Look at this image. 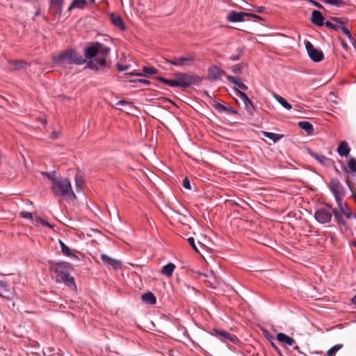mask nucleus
<instances>
[{
	"label": "nucleus",
	"instance_id": "14",
	"mask_svg": "<svg viewBox=\"0 0 356 356\" xmlns=\"http://www.w3.org/2000/svg\"><path fill=\"white\" fill-rule=\"evenodd\" d=\"M235 91L238 97L243 102L245 108L248 111L250 112L251 109H254V105L253 102L250 99V98L245 92L239 90L238 89H236Z\"/></svg>",
	"mask_w": 356,
	"mask_h": 356
},
{
	"label": "nucleus",
	"instance_id": "52",
	"mask_svg": "<svg viewBox=\"0 0 356 356\" xmlns=\"http://www.w3.org/2000/svg\"><path fill=\"white\" fill-rule=\"evenodd\" d=\"M225 111L229 113H233V114H237L238 112L234 110V108H232V107H227V110H225Z\"/></svg>",
	"mask_w": 356,
	"mask_h": 356
},
{
	"label": "nucleus",
	"instance_id": "6",
	"mask_svg": "<svg viewBox=\"0 0 356 356\" xmlns=\"http://www.w3.org/2000/svg\"><path fill=\"white\" fill-rule=\"evenodd\" d=\"M201 79L191 73H182L177 76V84L179 88H187L191 85L198 83Z\"/></svg>",
	"mask_w": 356,
	"mask_h": 356
},
{
	"label": "nucleus",
	"instance_id": "12",
	"mask_svg": "<svg viewBox=\"0 0 356 356\" xmlns=\"http://www.w3.org/2000/svg\"><path fill=\"white\" fill-rule=\"evenodd\" d=\"M330 188L334 197L343 196V188L337 179H333L330 184Z\"/></svg>",
	"mask_w": 356,
	"mask_h": 356
},
{
	"label": "nucleus",
	"instance_id": "37",
	"mask_svg": "<svg viewBox=\"0 0 356 356\" xmlns=\"http://www.w3.org/2000/svg\"><path fill=\"white\" fill-rule=\"evenodd\" d=\"M342 346H343L341 344L334 345L327 351V355L332 356L334 355L338 350H339L342 348Z\"/></svg>",
	"mask_w": 356,
	"mask_h": 356
},
{
	"label": "nucleus",
	"instance_id": "48",
	"mask_svg": "<svg viewBox=\"0 0 356 356\" xmlns=\"http://www.w3.org/2000/svg\"><path fill=\"white\" fill-rule=\"evenodd\" d=\"M50 3L51 5L58 6L61 7L63 6V0H50Z\"/></svg>",
	"mask_w": 356,
	"mask_h": 356
},
{
	"label": "nucleus",
	"instance_id": "10",
	"mask_svg": "<svg viewBox=\"0 0 356 356\" xmlns=\"http://www.w3.org/2000/svg\"><path fill=\"white\" fill-rule=\"evenodd\" d=\"M315 219L321 224L330 222L332 219V213L325 209H318L314 213Z\"/></svg>",
	"mask_w": 356,
	"mask_h": 356
},
{
	"label": "nucleus",
	"instance_id": "19",
	"mask_svg": "<svg viewBox=\"0 0 356 356\" xmlns=\"http://www.w3.org/2000/svg\"><path fill=\"white\" fill-rule=\"evenodd\" d=\"M276 338L279 342L287 346H292L295 343V340L293 338L282 332L278 333Z\"/></svg>",
	"mask_w": 356,
	"mask_h": 356
},
{
	"label": "nucleus",
	"instance_id": "24",
	"mask_svg": "<svg viewBox=\"0 0 356 356\" xmlns=\"http://www.w3.org/2000/svg\"><path fill=\"white\" fill-rule=\"evenodd\" d=\"M333 20L341 24L340 28H341V31L347 36V38L349 39V40L353 44H354L355 42V40H354L350 31L345 26H343L342 24V22L340 21V19L338 18H333Z\"/></svg>",
	"mask_w": 356,
	"mask_h": 356
},
{
	"label": "nucleus",
	"instance_id": "18",
	"mask_svg": "<svg viewBox=\"0 0 356 356\" xmlns=\"http://www.w3.org/2000/svg\"><path fill=\"white\" fill-rule=\"evenodd\" d=\"M226 78L229 82L234 84L235 86H236L238 87L236 89H238L241 91L248 90V86L246 85H245L244 83H243L238 78L232 76L231 75H227L226 76Z\"/></svg>",
	"mask_w": 356,
	"mask_h": 356
},
{
	"label": "nucleus",
	"instance_id": "13",
	"mask_svg": "<svg viewBox=\"0 0 356 356\" xmlns=\"http://www.w3.org/2000/svg\"><path fill=\"white\" fill-rule=\"evenodd\" d=\"M101 259L104 264L111 266L115 270L120 269L121 268L120 261L113 259L105 254H101Z\"/></svg>",
	"mask_w": 356,
	"mask_h": 356
},
{
	"label": "nucleus",
	"instance_id": "26",
	"mask_svg": "<svg viewBox=\"0 0 356 356\" xmlns=\"http://www.w3.org/2000/svg\"><path fill=\"white\" fill-rule=\"evenodd\" d=\"M59 244L61 248L62 253L67 257H72L77 258L76 255L74 254L70 248L67 247L62 241H59Z\"/></svg>",
	"mask_w": 356,
	"mask_h": 356
},
{
	"label": "nucleus",
	"instance_id": "36",
	"mask_svg": "<svg viewBox=\"0 0 356 356\" xmlns=\"http://www.w3.org/2000/svg\"><path fill=\"white\" fill-rule=\"evenodd\" d=\"M311 156L321 164L325 163L326 161L327 160V157L318 153H311Z\"/></svg>",
	"mask_w": 356,
	"mask_h": 356
},
{
	"label": "nucleus",
	"instance_id": "39",
	"mask_svg": "<svg viewBox=\"0 0 356 356\" xmlns=\"http://www.w3.org/2000/svg\"><path fill=\"white\" fill-rule=\"evenodd\" d=\"M35 222L37 224H40L44 227H51V228L54 227V225H51L49 222H48L47 221H46L45 220L42 219L40 217H38L35 218Z\"/></svg>",
	"mask_w": 356,
	"mask_h": 356
},
{
	"label": "nucleus",
	"instance_id": "23",
	"mask_svg": "<svg viewBox=\"0 0 356 356\" xmlns=\"http://www.w3.org/2000/svg\"><path fill=\"white\" fill-rule=\"evenodd\" d=\"M141 298L144 302L149 305H154L156 302V297L152 292L145 293Z\"/></svg>",
	"mask_w": 356,
	"mask_h": 356
},
{
	"label": "nucleus",
	"instance_id": "44",
	"mask_svg": "<svg viewBox=\"0 0 356 356\" xmlns=\"http://www.w3.org/2000/svg\"><path fill=\"white\" fill-rule=\"evenodd\" d=\"M20 216L23 218H25V219H29V220H32L33 219V216H32V213L29 212V211H22L20 213Z\"/></svg>",
	"mask_w": 356,
	"mask_h": 356
},
{
	"label": "nucleus",
	"instance_id": "51",
	"mask_svg": "<svg viewBox=\"0 0 356 356\" xmlns=\"http://www.w3.org/2000/svg\"><path fill=\"white\" fill-rule=\"evenodd\" d=\"M324 24L328 28H330V29H336V26L332 22H330L329 21L325 22Z\"/></svg>",
	"mask_w": 356,
	"mask_h": 356
},
{
	"label": "nucleus",
	"instance_id": "61",
	"mask_svg": "<svg viewBox=\"0 0 356 356\" xmlns=\"http://www.w3.org/2000/svg\"><path fill=\"white\" fill-rule=\"evenodd\" d=\"M294 350H299V347L298 346H296L294 348H293Z\"/></svg>",
	"mask_w": 356,
	"mask_h": 356
},
{
	"label": "nucleus",
	"instance_id": "41",
	"mask_svg": "<svg viewBox=\"0 0 356 356\" xmlns=\"http://www.w3.org/2000/svg\"><path fill=\"white\" fill-rule=\"evenodd\" d=\"M325 3L330 4V5L339 6L343 3V1L342 0H325Z\"/></svg>",
	"mask_w": 356,
	"mask_h": 356
},
{
	"label": "nucleus",
	"instance_id": "31",
	"mask_svg": "<svg viewBox=\"0 0 356 356\" xmlns=\"http://www.w3.org/2000/svg\"><path fill=\"white\" fill-rule=\"evenodd\" d=\"M97 45L99 48L98 54L101 55L102 58L107 56L110 53V48L106 46H104L102 44L99 42H97Z\"/></svg>",
	"mask_w": 356,
	"mask_h": 356
},
{
	"label": "nucleus",
	"instance_id": "25",
	"mask_svg": "<svg viewBox=\"0 0 356 356\" xmlns=\"http://www.w3.org/2000/svg\"><path fill=\"white\" fill-rule=\"evenodd\" d=\"M86 5V0H74L68 8V11H71L74 8L83 9Z\"/></svg>",
	"mask_w": 356,
	"mask_h": 356
},
{
	"label": "nucleus",
	"instance_id": "62",
	"mask_svg": "<svg viewBox=\"0 0 356 356\" xmlns=\"http://www.w3.org/2000/svg\"><path fill=\"white\" fill-rule=\"evenodd\" d=\"M200 275H203L204 277H207L208 275L207 274H204V273H199Z\"/></svg>",
	"mask_w": 356,
	"mask_h": 356
},
{
	"label": "nucleus",
	"instance_id": "60",
	"mask_svg": "<svg viewBox=\"0 0 356 356\" xmlns=\"http://www.w3.org/2000/svg\"><path fill=\"white\" fill-rule=\"evenodd\" d=\"M129 83H138V81H137V79L129 80Z\"/></svg>",
	"mask_w": 356,
	"mask_h": 356
},
{
	"label": "nucleus",
	"instance_id": "64",
	"mask_svg": "<svg viewBox=\"0 0 356 356\" xmlns=\"http://www.w3.org/2000/svg\"><path fill=\"white\" fill-rule=\"evenodd\" d=\"M353 245L356 247V241L353 243Z\"/></svg>",
	"mask_w": 356,
	"mask_h": 356
},
{
	"label": "nucleus",
	"instance_id": "42",
	"mask_svg": "<svg viewBox=\"0 0 356 356\" xmlns=\"http://www.w3.org/2000/svg\"><path fill=\"white\" fill-rule=\"evenodd\" d=\"M242 68L243 65L241 64H237L232 67V71L234 74H239L241 72Z\"/></svg>",
	"mask_w": 356,
	"mask_h": 356
},
{
	"label": "nucleus",
	"instance_id": "34",
	"mask_svg": "<svg viewBox=\"0 0 356 356\" xmlns=\"http://www.w3.org/2000/svg\"><path fill=\"white\" fill-rule=\"evenodd\" d=\"M75 183H76V190L77 192L81 191L83 185L84 181L81 176L76 175L75 176Z\"/></svg>",
	"mask_w": 356,
	"mask_h": 356
},
{
	"label": "nucleus",
	"instance_id": "5",
	"mask_svg": "<svg viewBox=\"0 0 356 356\" xmlns=\"http://www.w3.org/2000/svg\"><path fill=\"white\" fill-rule=\"evenodd\" d=\"M195 57L191 54H186L173 59H166L165 63L171 65L179 67H190L195 61Z\"/></svg>",
	"mask_w": 356,
	"mask_h": 356
},
{
	"label": "nucleus",
	"instance_id": "22",
	"mask_svg": "<svg viewBox=\"0 0 356 356\" xmlns=\"http://www.w3.org/2000/svg\"><path fill=\"white\" fill-rule=\"evenodd\" d=\"M298 127L304 130L308 135H312L314 132L313 125L308 121H300L298 123Z\"/></svg>",
	"mask_w": 356,
	"mask_h": 356
},
{
	"label": "nucleus",
	"instance_id": "15",
	"mask_svg": "<svg viewBox=\"0 0 356 356\" xmlns=\"http://www.w3.org/2000/svg\"><path fill=\"white\" fill-rule=\"evenodd\" d=\"M324 17L320 11L316 10L312 11L311 21L314 24L321 26L324 24Z\"/></svg>",
	"mask_w": 356,
	"mask_h": 356
},
{
	"label": "nucleus",
	"instance_id": "33",
	"mask_svg": "<svg viewBox=\"0 0 356 356\" xmlns=\"http://www.w3.org/2000/svg\"><path fill=\"white\" fill-rule=\"evenodd\" d=\"M263 135L265 137L273 140L274 143L277 142L282 138V135H279L277 134L271 133V132H267V131H263Z\"/></svg>",
	"mask_w": 356,
	"mask_h": 356
},
{
	"label": "nucleus",
	"instance_id": "40",
	"mask_svg": "<svg viewBox=\"0 0 356 356\" xmlns=\"http://www.w3.org/2000/svg\"><path fill=\"white\" fill-rule=\"evenodd\" d=\"M10 64L12 65L14 70H19L24 63L20 60H11L10 61Z\"/></svg>",
	"mask_w": 356,
	"mask_h": 356
},
{
	"label": "nucleus",
	"instance_id": "16",
	"mask_svg": "<svg viewBox=\"0 0 356 356\" xmlns=\"http://www.w3.org/2000/svg\"><path fill=\"white\" fill-rule=\"evenodd\" d=\"M0 297L7 299L11 298L13 292L9 289L8 284L3 281H0Z\"/></svg>",
	"mask_w": 356,
	"mask_h": 356
},
{
	"label": "nucleus",
	"instance_id": "43",
	"mask_svg": "<svg viewBox=\"0 0 356 356\" xmlns=\"http://www.w3.org/2000/svg\"><path fill=\"white\" fill-rule=\"evenodd\" d=\"M238 52L237 54L236 55H232L230 57H229V60H232V61H236V60H238L240 58H241V54L243 52V50L242 49H238Z\"/></svg>",
	"mask_w": 356,
	"mask_h": 356
},
{
	"label": "nucleus",
	"instance_id": "20",
	"mask_svg": "<svg viewBox=\"0 0 356 356\" xmlns=\"http://www.w3.org/2000/svg\"><path fill=\"white\" fill-rule=\"evenodd\" d=\"M332 213L334 215L337 220H338V222L342 223L343 225H345V222L342 220V215L345 216L346 218L348 219L353 218V213H351L349 209L348 210H346L341 213L338 212L336 209H333Z\"/></svg>",
	"mask_w": 356,
	"mask_h": 356
},
{
	"label": "nucleus",
	"instance_id": "59",
	"mask_svg": "<svg viewBox=\"0 0 356 356\" xmlns=\"http://www.w3.org/2000/svg\"><path fill=\"white\" fill-rule=\"evenodd\" d=\"M352 302L356 305V295L352 298Z\"/></svg>",
	"mask_w": 356,
	"mask_h": 356
},
{
	"label": "nucleus",
	"instance_id": "7",
	"mask_svg": "<svg viewBox=\"0 0 356 356\" xmlns=\"http://www.w3.org/2000/svg\"><path fill=\"white\" fill-rule=\"evenodd\" d=\"M245 17H251L259 19H261L259 15L255 14L232 10L227 14L226 19L229 22H241L245 20Z\"/></svg>",
	"mask_w": 356,
	"mask_h": 356
},
{
	"label": "nucleus",
	"instance_id": "38",
	"mask_svg": "<svg viewBox=\"0 0 356 356\" xmlns=\"http://www.w3.org/2000/svg\"><path fill=\"white\" fill-rule=\"evenodd\" d=\"M142 71L143 73L147 74H156L158 70L152 67L143 66L142 68Z\"/></svg>",
	"mask_w": 356,
	"mask_h": 356
},
{
	"label": "nucleus",
	"instance_id": "21",
	"mask_svg": "<svg viewBox=\"0 0 356 356\" xmlns=\"http://www.w3.org/2000/svg\"><path fill=\"white\" fill-rule=\"evenodd\" d=\"M175 268L176 266L173 263H169L163 266L161 270V273L167 277H170L172 276Z\"/></svg>",
	"mask_w": 356,
	"mask_h": 356
},
{
	"label": "nucleus",
	"instance_id": "4",
	"mask_svg": "<svg viewBox=\"0 0 356 356\" xmlns=\"http://www.w3.org/2000/svg\"><path fill=\"white\" fill-rule=\"evenodd\" d=\"M99 48L97 42L89 46L85 49V58L88 59L86 67L92 70H99L106 66V60L104 58H95L98 55Z\"/></svg>",
	"mask_w": 356,
	"mask_h": 356
},
{
	"label": "nucleus",
	"instance_id": "58",
	"mask_svg": "<svg viewBox=\"0 0 356 356\" xmlns=\"http://www.w3.org/2000/svg\"><path fill=\"white\" fill-rule=\"evenodd\" d=\"M271 345L277 352H280L277 346L273 342L271 343Z\"/></svg>",
	"mask_w": 356,
	"mask_h": 356
},
{
	"label": "nucleus",
	"instance_id": "30",
	"mask_svg": "<svg viewBox=\"0 0 356 356\" xmlns=\"http://www.w3.org/2000/svg\"><path fill=\"white\" fill-rule=\"evenodd\" d=\"M111 20H112L113 24L115 26H116L117 27H118L120 29H121V30L125 29L124 24L123 21L122 20V19L119 16H115L114 15H112Z\"/></svg>",
	"mask_w": 356,
	"mask_h": 356
},
{
	"label": "nucleus",
	"instance_id": "54",
	"mask_svg": "<svg viewBox=\"0 0 356 356\" xmlns=\"http://www.w3.org/2000/svg\"><path fill=\"white\" fill-rule=\"evenodd\" d=\"M127 75H130V76H142L143 74L140 72H129L127 74Z\"/></svg>",
	"mask_w": 356,
	"mask_h": 356
},
{
	"label": "nucleus",
	"instance_id": "55",
	"mask_svg": "<svg viewBox=\"0 0 356 356\" xmlns=\"http://www.w3.org/2000/svg\"><path fill=\"white\" fill-rule=\"evenodd\" d=\"M309 2H311L313 5L316 6L317 8H323L322 5H321L319 3L314 1L313 0H308Z\"/></svg>",
	"mask_w": 356,
	"mask_h": 356
},
{
	"label": "nucleus",
	"instance_id": "32",
	"mask_svg": "<svg viewBox=\"0 0 356 356\" xmlns=\"http://www.w3.org/2000/svg\"><path fill=\"white\" fill-rule=\"evenodd\" d=\"M157 79L160 81L161 82L163 83L164 84L169 86L170 87H177V79H168L165 78H163L162 76H158Z\"/></svg>",
	"mask_w": 356,
	"mask_h": 356
},
{
	"label": "nucleus",
	"instance_id": "2",
	"mask_svg": "<svg viewBox=\"0 0 356 356\" xmlns=\"http://www.w3.org/2000/svg\"><path fill=\"white\" fill-rule=\"evenodd\" d=\"M70 264L65 261H49V270L56 275V282H62L70 288L75 287L74 278L70 275Z\"/></svg>",
	"mask_w": 356,
	"mask_h": 356
},
{
	"label": "nucleus",
	"instance_id": "11",
	"mask_svg": "<svg viewBox=\"0 0 356 356\" xmlns=\"http://www.w3.org/2000/svg\"><path fill=\"white\" fill-rule=\"evenodd\" d=\"M224 75H225V72L216 65H212L208 70V79L211 81L220 80Z\"/></svg>",
	"mask_w": 356,
	"mask_h": 356
},
{
	"label": "nucleus",
	"instance_id": "17",
	"mask_svg": "<svg viewBox=\"0 0 356 356\" xmlns=\"http://www.w3.org/2000/svg\"><path fill=\"white\" fill-rule=\"evenodd\" d=\"M337 152L341 156H348L350 152V148L346 141H341L337 147Z\"/></svg>",
	"mask_w": 356,
	"mask_h": 356
},
{
	"label": "nucleus",
	"instance_id": "27",
	"mask_svg": "<svg viewBox=\"0 0 356 356\" xmlns=\"http://www.w3.org/2000/svg\"><path fill=\"white\" fill-rule=\"evenodd\" d=\"M334 199L340 210V213L346 210H348V207L346 202L343 201V196H337V197H334Z\"/></svg>",
	"mask_w": 356,
	"mask_h": 356
},
{
	"label": "nucleus",
	"instance_id": "45",
	"mask_svg": "<svg viewBox=\"0 0 356 356\" xmlns=\"http://www.w3.org/2000/svg\"><path fill=\"white\" fill-rule=\"evenodd\" d=\"M174 219L176 220H178V221H179V222H181V223H184V224L185 223L184 220H187L185 216H181V214H179V213H175Z\"/></svg>",
	"mask_w": 356,
	"mask_h": 356
},
{
	"label": "nucleus",
	"instance_id": "63",
	"mask_svg": "<svg viewBox=\"0 0 356 356\" xmlns=\"http://www.w3.org/2000/svg\"><path fill=\"white\" fill-rule=\"evenodd\" d=\"M343 47L346 49L348 48V45L346 44H343Z\"/></svg>",
	"mask_w": 356,
	"mask_h": 356
},
{
	"label": "nucleus",
	"instance_id": "3",
	"mask_svg": "<svg viewBox=\"0 0 356 356\" xmlns=\"http://www.w3.org/2000/svg\"><path fill=\"white\" fill-rule=\"evenodd\" d=\"M52 60L57 65L70 64L79 65L86 63V58L74 49H68L58 55L54 56Z\"/></svg>",
	"mask_w": 356,
	"mask_h": 356
},
{
	"label": "nucleus",
	"instance_id": "8",
	"mask_svg": "<svg viewBox=\"0 0 356 356\" xmlns=\"http://www.w3.org/2000/svg\"><path fill=\"white\" fill-rule=\"evenodd\" d=\"M211 334L218 337L221 341L224 343H227L228 341L236 343L238 340L236 336L231 334L229 332L216 328L213 329Z\"/></svg>",
	"mask_w": 356,
	"mask_h": 356
},
{
	"label": "nucleus",
	"instance_id": "28",
	"mask_svg": "<svg viewBox=\"0 0 356 356\" xmlns=\"http://www.w3.org/2000/svg\"><path fill=\"white\" fill-rule=\"evenodd\" d=\"M334 199L340 210V213L346 210H348V207L346 202L343 201V196H337V197H334Z\"/></svg>",
	"mask_w": 356,
	"mask_h": 356
},
{
	"label": "nucleus",
	"instance_id": "1",
	"mask_svg": "<svg viewBox=\"0 0 356 356\" xmlns=\"http://www.w3.org/2000/svg\"><path fill=\"white\" fill-rule=\"evenodd\" d=\"M44 174L52 182L51 188L55 195L60 196L67 201L74 200L76 198L68 179L56 178L49 172H45Z\"/></svg>",
	"mask_w": 356,
	"mask_h": 356
},
{
	"label": "nucleus",
	"instance_id": "35",
	"mask_svg": "<svg viewBox=\"0 0 356 356\" xmlns=\"http://www.w3.org/2000/svg\"><path fill=\"white\" fill-rule=\"evenodd\" d=\"M348 168L351 173H356V159L355 158H350L347 162Z\"/></svg>",
	"mask_w": 356,
	"mask_h": 356
},
{
	"label": "nucleus",
	"instance_id": "46",
	"mask_svg": "<svg viewBox=\"0 0 356 356\" xmlns=\"http://www.w3.org/2000/svg\"><path fill=\"white\" fill-rule=\"evenodd\" d=\"M188 242L195 252H198L197 248L195 243V239L193 237L188 238Z\"/></svg>",
	"mask_w": 356,
	"mask_h": 356
},
{
	"label": "nucleus",
	"instance_id": "56",
	"mask_svg": "<svg viewBox=\"0 0 356 356\" xmlns=\"http://www.w3.org/2000/svg\"><path fill=\"white\" fill-rule=\"evenodd\" d=\"M265 8L263 6H259L255 8V10L259 13H261L264 11Z\"/></svg>",
	"mask_w": 356,
	"mask_h": 356
},
{
	"label": "nucleus",
	"instance_id": "29",
	"mask_svg": "<svg viewBox=\"0 0 356 356\" xmlns=\"http://www.w3.org/2000/svg\"><path fill=\"white\" fill-rule=\"evenodd\" d=\"M274 97L286 110H291L292 108L291 104H290L285 98L278 95H274Z\"/></svg>",
	"mask_w": 356,
	"mask_h": 356
},
{
	"label": "nucleus",
	"instance_id": "47",
	"mask_svg": "<svg viewBox=\"0 0 356 356\" xmlns=\"http://www.w3.org/2000/svg\"><path fill=\"white\" fill-rule=\"evenodd\" d=\"M183 186L186 189H191L190 181L188 178L185 177L183 180Z\"/></svg>",
	"mask_w": 356,
	"mask_h": 356
},
{
	"label": "nucleus",
	"instance_id": "49",
	"mask_svg": "<svg viewBox=\"0 0 356 356\" xmlns=\"http://www.w3.org/2000/svg\"><path fill=\"white\" fill-rule=\"evenodd\" d=\"M129 68L128 65H117V69L120 71L123 72L127 70Z\"/></svg>",
	"mask_w": 356,
	"mask_h": 356
},
{
	"label": "nucleus",
	"instance_id": "57",
	"mask_svg": "<svg viewBox=\"0 0 356 356\" xmlns=\"http://www.w3.org/2000/svg\"><path fill=\"white\" fill-rule=\"evenodd\" d=\"M126 104H128V102L124 100H120L117 103V105H119V106H124Z\"/></svg>",
	"mask_w": 356,
	"mask_h": 356
},
{
	"label": "nucleus",
	"instance_id": "9",
	"mask_svg": "<svg viewBox=\"0 0 356 356\" xmlns=\"http://www.w3.org/2000/svg\"><path fill=\"white\" fill-rule=\"evenodd\" d=\"M306 49L310 57L314 62H320L324 58V54L322 51L315 48L314 45L307 42L305 44Z\"/></svg>",
	"mask_w": 356,
	"mask_h": 356
},
{
	"label": "nucleus",
	"instance_id": "50",
	"mask_svg": "<svg viewBox=\"0 0 356 356\" xmlns=\"http://www.w3.org/2000/svg\"><path fill=\"white\" fill-rule=\"evenodd\" d=\"M137 81H138V83H143V84H145V85H147V86H149L150 85L151 82L149 80H147V79H137Z\"/></svg>",
	"mask_w": 356,
	"mask_h": 356
},
{
	"label": "nucleus",
	"instance_id": "53",
	"mask_svg": "<svg viewBox=\"0 0 356 356\" xmlns=\"http://www.w3.org/2000/svg\"><path fill=\"white\" fill-rule=\"evenodd\" d=\"M216 108L219 109V110H221V111H225V110H227V107L220 104H218L216 106Z\"/></svg>",
	"mask_w": 356,
	"mask_h": 356
}]
</instances>
